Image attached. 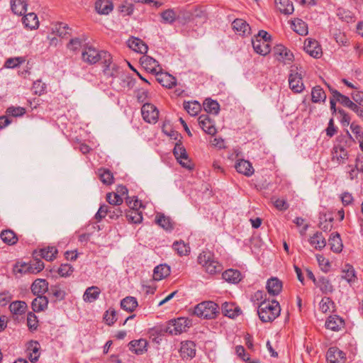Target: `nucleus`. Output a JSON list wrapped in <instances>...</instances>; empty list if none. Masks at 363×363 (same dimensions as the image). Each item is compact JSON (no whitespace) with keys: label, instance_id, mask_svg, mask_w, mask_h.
Segmentation results:
<instances>
[{"label":"nucleus","instance_id":"obj_1","mask_svg":"<svg viewBox=\"0 0 363 363\" xmlns=\"http://www.w3.org/2000/svg\"><path fill=\"white\" fill-rule=\"evenodd\" d=\"M281 311L278 301L273 300L271 302L262 301L258 307L257 313L259 319L264 322H272L279 316Z\"/></svg>","mask_w":363,"mask_h":363},{"label":"nucleus","instance_id":"obj_2","mask_svg":"<svg viewBox=\"0 0 363 363\" xmlns=\"http://www.w3.org/2000/svg\"><path fill=\"white\" fill-rule=\"evenodd\" d=\"M198 263L204 270L211 274L219 273L223 270L222 265L215 259L210 251H203L198 257Z\"/></svg>","mask_w":363,"mask_h":363},{"label":"nucleus","instance_id":"obj_3","mask_svg":"<svg viewBox=\"0 0 363 363\" xmlns=\"http://www.w3.org/2000/svg\"><path fill=\"white\" fill-rule=\"evenodd\" d=\"M82 59L84 62L89 64H95L99 61H101L102 63H107L110 62L111 56L106 51H98L95 48L89 47L83 51Z\"/></svg>","mask_w":363,"mask_h":363},{"label":"nucleus","instance_id":"obj_4","mask_svg":"<svg viewBox=\"0 0 363 363\" xmlns=\"http://www.w3.org/2000/svg\"><path fill=\"white\" fill-rule=\"evenodd\" d=\"M218 305L213 301H203L195 306L194 314L206 319H213L218 313Z\"/></svg>","mask_w":363,"mask_h":363},{"label":"nucleus","instance_id":"obj_5","mask_svg":"<svg viewBox=\"0 0 363 363\" xmlns=\"http://www.w3.org/2000/svg\"><path fill=\"white\" fill-rule=\"evenodd\" d=\"M191 325V321L186 318H179L169 322L166 332L174 335L185 332Z\"/></svg>","mask_w":363,"mask_h":363},{"label":"nucleus","instance_id":"obj_6","mask_svg":"<svg viewBox=\"0 0 363 363\" xmlns=\"http://www.w3.org/2000/svg\"><path fill=\"white\" fill-rule=\"evenodd\" d=\"M289 84L290 89L295 93H301L304 89L302 75L298 72V67L296 66L291 67L289 77Z\"/></svg>","mask_w":363,"mask_h":363},{"label":"nucleus","instance_id":"obj_7","mask_svg":"<svg viewBox=\"0 0 363 363\" xmlns=\"http://www.w3.org/2000/svg\"><path fill=\"white\" fill-rule=\"evenodd\" d=\"M143 119L149 123H155L159 117V111L151 104H145L141 108Z\"/></svg>","mask_w":363,"mask_h":363},{"label":"nucleus","instance_id":"obj_8","mask_svg":"<svg viewBox=\"0 0 363 363\" xmlns=\"http://www.w3.org/2000/svg\"><path fill=\"white\" fill-rule=\"evenodd\" d=\"M114 89L121 90L122 89H132L135 84V80L129 75L121 73V74L116 79H113L111 82Z\"/></svg>","mask_w":363,"mask_h":363},{"label":"nucleus","instance_id":"obj_9","mask_svg":"<svg viewBox=\"0 0 363 363\" xmlns=\"http://www.w3.org/2000/svg\"><path fill=\"white\" fill-rule=\"evenodd\" d=\"M276 59L284 64L290 63L293 60L294 55L286 48L282 45H277L274 48Z\"/></svg>","mask_w":363,"mask_h":363},{"label":"nucleus","instance_id":"obj_10","mask_svg":"<svg viewBox=\"0 0 363 363\" xmlns=\"http://www.w3.org/2000/svg\"><path fill=\"white\" fill-rule=\"evenodd\" d=\"M304 50L308 55L315 58H319L322 55V49L318 42L311 38L305 40Z\"/></svg>","mask_w":363,"mask_h":363},{"label":"nucleus","instance_id":"obj_11","mask_svg":"<svg viewBox=\"0 0 363 363\" xmlns=\"http://www.w3.org/2000/svg\"><path fill=\"white\" fill-rule=\"evenodd\" d=\"M140 60L143 67L151 73L156 74L162 71L159 62L152 57L144 55Z\"/></svg>","mask_w":363,"mask_h":363},{"label":"nucleus","instance_id":"obj_12","mask_svg":"<svg viewBox=\"0 0 363 363\" xmlns=\"http://www.w3.org/2000/svg\"><path fill=\"white\" fill-rule=\"evenodd\" d=\"M198 121L200 127L206 133L211 135H213L216 133V129L215 128L214 123L207 114L201 115L199 117Z\"/></svg>","mask_w":363,"mask_h":363},{"label":"nucleus","instance_id":"obj_13","mask_svg":"<svg viewBox=\"0 0 363 363\" xmlns=\"http://www.w3.org/2000/svg\"><path fill=\"white\" fill-rule=\"evenodd\" d=\"M326 358L328 363H344L345 359L344 352L337 347L329 348Z\"/></svg>","mask_w":363,"mask_h":363},{"label":"nucleus","instance_id":"obj_14","mask_svg":"<svg viewBox=\"0 0 363 363\" xmlns=\"http://www.w3.org/2000/svg\"><path fill=\"white\" fill-rule=\"evenodd\" d=\"M156 80L162 86L169 89L175 86L177 84V79L174 77L167 72H162V71L156 74Z\"/></svg>","mask_w":363,"mask_h":363},{"label":"nucleus","instance_id":"obj_15","mask_svg":"<svg viewBox=\"0 0 363 363\" xmlns=\"http://www.w3.org/2000/svg\"><path fill=\"white\" fill-rule=\"evenodd\" d=\"M128 345L130 350L138 355L143 354L147 351L148 343L145 339L132 340Z\"/></svg>","mask_w":363,"mask_h":363},{"label":"nucleus","instance_id":"obj_16","mask_svg":"<svg viewBox=\"0 0 363 363\" xmlns=\"http://www.w3.org/2000/svg\"><path fill=\"white\" fill-rule=\"evenodd\" d=\"M221 311L225 316L230 318H234L241 313V309L233 303H223L221 306Z\"/></svg>","mask_w":363,"mask_h":363},{"label":"nucleus","instance_id":"obj_17","mask_svg":"<svg viewBox=\"0 0 363 363\" xmlns=\"http://www.w3.org/2000/svg\"><path fill=\"white\" fill-rule=\"evenodd\" d=\"M180 354L182 358H193L196 355V345L192 341L181 343Z\"/></svg>","mask_w":363,"mask_h":363},{"label":"nucleus","instance_id":"obj_18","mask_svg":"<svg viewBox=\"0 0 363 363\" xmlns=\"http://www.w3.org/2000/svg\"><path fill=\"white\" fill-rule=\"evenodd\" d=\"M252 44L254 50L261 55H266L270 52V45L267 40H262L257 38H252Z\"/></svg>","mask_w":363,"mask_h":363},{"label":"nucleus","instance_id":"obj_19","mask_svg":"<svg viewBox=\"0 0 363 363\" xmlns=\"http://www.w3.org/2000/svg\"><path fill=\"white\" fill-rule=\"evenodd\" d=\"M237 172L242 174L246 177H250L254 173V168L252 164L245 160H238L235 165Z\"/></svg>","mask_w":363,"mask_h":363},{"label":"nucleus","instance_id":"obj_20","mask_svg":"<svg viewBox=\"0 0 363 363\" xmlns=\"http://www.w3.org/2000/svg\"><path fill=\"white\" fill-rule=\"evenodd\" d=\"M128 47L135 52L145 54L147 52V45L140 39L132 37L128 40Z\"/></svg>","mask_w":363,"mask_h":363},{"label":"nucleus","instance_id":"obj_21","mask_svg":"<svg viewBox=\"0 0 363 363\" xmlns=\"http://www.w3.org/2000/svg\"><path fill=\"white\" fill-rule=\"evenodd\" d=\"M26 352H28L29 360L34 363L36 362L40 357V345L37 341H30L28 343Z\"/></svg>","mask_w":363,"mask_h":363},{"label":"nucleus","instance_id":"obj_22","mask_svg":"<svg viewBox=\"0 0 363 363\" xmlns=\"http://www.w3.org/2000/svg\"><path fill=\"white\" fill-rule=\"evenodd\" d=\"M266 288L270 295L277 296L281 291L282 282L277 277H272L268 279Z\"/></svg>","mask_w":363,"mask_h":363},{"label":"nucleus","instance_id":"obj_23","mask_svg":"<svg viewBox=\"0 0 363 363\" xmlns=\"http://www.w3.org/2000/svg\"><path fill=\"white\" fill-rule=\"evenodd\" d=\"M113 4L109 0H96L95 9L98 13L107 15L113 11Z\"/></svg>","mask_w":363,"mask_h":363},{"label":"nucleus","instance_id":"obj_24","mask_svg":"<svg viewBox=\"0 0 363 363\" xmlns=\"http://www.w3.org/2000/svg\"><path fill=\"white\" fill-rule=\"evenodd\" d=\"M233 28L240 35H247L250 33L251 28L249 24L241 18H237L232 23Z\"/></svg>","mask_w":363,"mask_h":363},{"label":"nucleus","instance_id":"obj_25","mask_svg":"<svg viewBox=\"0 0 363 363\" xmlns=\"http://www.w3.org/2000/svg\"><path fill=\"white\" fill-rule=\"evenodd\" d=\"M348 159L347 152L342 145L334 147L333 152V160H336L339 164L345 163Z\"/></svg>","mask_w":363,"mask_h":363},{"label":"nucleus","instance_id":"obj_26","mask_svg":"<svg viewBox=\"0 0 363 363\" xmlns=\"http://www.w3.org/2000/svg\"><path fill=\"white\" fill-rule=\"evenodd\" d=\"M48 283L45 279H38L31 286V291L34 295L40 296L48 291Z\"/></svg>","mask_w":363,"mask_h":363},{"label":"nucleus","instance_id":"obj_27","mask_svg":"<svg viewBox=\"0 0 363 363\" xmlns=\"http://www.w3.org/2000/svg\"><path fill=\"white\" fill-rule=\"evenodd\" d=\"M343 325V320L337 315L330 316L325 322V327L333 331L340 330Z\"/></svg>","mask_w":363,"mask_h":363},{"label":"nucleus","instance_id":"obj_28","mask_svg":"<svg viewBox=\"0 0 363 363\" xmlns=\"http://www.w3.org/2000/svg\"><path fill=\"white\" fill-rule=\"evenodd\" d=\"M103 64L104 65V72L105 75L113 77V79H116L121 74L122 72L120 71L118 66L112 64L111 60L110 62Z\"/></svg>","mask_w":363,"mask_h":363},{"label":"nucleus","instance_id":"obj_29","mask_svg":"<svg viewBox=\"0 0 363 363\" xmlns=\"http://www.w3.org/2000/svg\"><path fill=\"white\" fill-rule=\"evenodd\" d=\"M223 279L230 283H238L242 279L241 273L236 269H230L222 274Z\"/></svg>","mask_w":363,"mask_h":363},{"label":"nucleus","instance_id":"obj_30","mask_svg":"<svg viewBox=\"0 0 363 363\" xmlns=\"http://www.w3.org/2000/svg\"><path fill=\"white\" fill-rule=\"evenodd\" d=\"M169 274L170 267L167 264H160L154 269L153 278L155 280L160 281L167 277Z\"/></svg>","mask_w":363,"mask_h":363},{"label":"nucleus","instance_id":"obj_31","mask_svg":"<svg viewBox=\"0 0 363 363\" xmlns=\"http://www.w3.org/2000/svg\"><path fill=\"white\" fill-rule=\"evenodd\" d=\"M48 304V298L45 296H38L32 301V308L35 312H40L47 308Z\"/></svg>","mask_w":363,"mask_h":363},{"label":"nucleus","instance_id":"obj_32","mask_svg":"<svg viewBox=\"0 0 363 363\" xmlns=\"http://www.w3.org/2000/svg\"><path fill=\"white\" fill-rule=\"evenodd\" d=\"M100 293L101 290L97 286L88 287L83 295V299L85 302L91 303L99 298Z\"/></svg>","mask_w":363,"mask_h":363},{"label":"nucleus","instance_id":"obj_33","mask_svg":"<svg viewBox=\"0 0 363 363\" xmlns=\"http://www.w3.org/2000/svg\"><path fill=\"white\" fill-rule=\"evenodd\" d=\"M11 7L12 11L18 16L23 15L27 11L26 0H11Z\"/></svg>","mask_w":363,"mask_h":363},{"label":"nucleus","instance_id":"obj_34","mask_svg":"<svg viewBox=\"0 0 363 363\" xmlns=\"http://www.w3.org/2000/svg\"><path fill=\"white\" fill-rule=\"evenodd\" d=\"M162 23L172 25L177 19V12L173 9H168L160 13Z\"/></svg>","mask_w":363,"mask_h":363},{"label":"nucleus","instance_id":"obj_35","mask_svg":"<svg viewBox=\"0 0 363 363\" xmlns=\"http://www.w3.org/2000/svg\"><path fill=\"white\" fill-rule=\"evenodd\" d=\"M58 251L55 247H48L47 248L41 249L39 252H35L38 256L42 257L47 261H52L57 254Z\"/></svg>","mask_w":363,"mask_h":363},{"label":"nucleus","instance_id":"obj_36","mask_svg":"<svg viewBox=\"0 0 363 363\" xmlns=\"http://www.w3.org/2000/svg\"><path fill=\"white\" fill-rule=\"evenodd\" d=\"M342 279L346 280L350 284L354 283L357 280L354 267L350 264H346L342 270Z\"/></svg>","mask_w":363,"mask_h":363},{"label":"nucleus","instance_id":"obj_37","mask_svg":"<svg viewBox=\"0 0 363 363\" xmlns=\"http://www.w3.org/2000/svg\"><path fill=\"white\" fill-rule=\"evenodd\" d=\"M315 286L325 294L332 293L334 290L333 286L330 283V280L324 277H320L318 279Z\"/></svg>","mask_w":363,"mask_h":363},{"label":"nucleus","instance_id":"obj_38","mask_svg":"<svg viewBox=\"0 0 363 363\" xmlns=\"http://www.w3.org/2000/svg\"><path fill=\"white\" fill-rule=\"evenodd\" d=\"M329 245L334 252L339 253L342 251L343 245L339 233H336L331 235L329 239Z\"/></svg>","mask_w":363,"mask_h":363},{"label":"nucleus","instance_id":"obj_39","mask_svg":"<svg viewBox=\"0 0 363 363\" xmlns=\"http://www.w3.org/2000/svg\"><path fill=\"white\" fill-rule=\"evenodd\" d=\"M275 4L282 13L291 14L294 11L293 4L289 0H275Z\"/></svg>","mask_w":363,"mask_h":363},{"label":"nucleus","instance_id":"obj_40","mask_svg":"<svg viewBox=\"0 0 363 363\" xmlns=\"http://www.w3.org/2000/svg\"><path fill=\"white\" fill-rule=\"evenodd\" d=\"M326 99V94L324 90L320 86H316L312 89L311 100L313 103L325 102Z\"/></svg>","mask_w":363,"mask_h":363},{"label":"nucleus","instance_id":"obj_41","mask_svg":"<svg viewBox=\"0 0 363 363\" xmlns=\"http://www.w3.org/2000/svg\"><path fill=\"white\" fill-rule=\"evenodd\" d=\"M23 23L26 27L30 29H35L38 27V19L37 15L34 13H29L24 16Z\"/></svg>","mask_w":363,"mask_h":363},{"label":"nucleus","instance_id":"obj_42","mask_svg":"<svg viewBox=\"0 0 363 363\" xmlns=\"http://www.w3.org/2000/svg\"><path fill=\"white\" fill-rule=\"evenodd\" d=\"M121 306L125 311L133 312L138 306V301L135 297L127 296L121 300Z\"/></svg>","mask_w":363,"mask_h":363},{"label":"nucleus","instance_id":"obj_43","mask_svg":"<svg viewBox=\"0 0 363 363\" xmlns=\"http://www.w3.org/2000/svg\"><path fill=\"white\" fill-rule=\"evenodd\" d=\"M310 244L315 246V249L321 250L326 245L325 238L323 236L322 233H316L309 240Z\"/></svg>","mask_w":363,"mask_h":363},{"label":"nucleus","instance_id":"obj_44","mask_svg":"<svg viewBox=\"0 0 363 363\" xmlns=\"http://www.w3.org/2000/svg\"><path fill=\"white\" fill-rule=\"evenodd\" d=\"M203 108L207 113L217 115L220 110V105L216 101L206 99L203 102Z\"/></svg>","mask_w":363,"mask_h":363},{"label":"nucleus","instance_id":"obj_45","mask_svg":"<svg viewBox=\"0 0 363 363\" xmlns=\"http://www.w3.org/2000/svg\"><path fill=\"white\" fill-rule=\"evenodd\" d=\"M292 28L296 33L301 35H306L308 33L307 24L299 18L292 21Z\"/></svg>","mask_w":363,"mask_h":363},{"label":"nucleus","instance_id":"obj_46","mask_svg":"<svg viewBox=\"0 0 363 363\" xmlns=\"http://www.w3.org/2000/svg\"><path fill=\"white\" fill-rule=\"evenodd\" d=\"M0 237L4 242L10 245H14L18 241L16 234L11 230H3Z\"/></svg>","mask_w":363,"mask_h":363},{"label":"nucleus","instance_id":"obj_47","mask_svg":"<svg viewBox=\"0 0 363 363\" xmlns=\"http://www.w3.org/2000/svg\"><path fill=\"white\" fill-rule=\"evenodd\" d=\"M9 308L12 313L21 315L25 313L27 308V304L24 301H16L10 304Z\"/></svg>","mask_w":363,"mask_h":363},{"label":"nucleus","instance_id":"obj_48","mask_svg":"<svg viewBox=\"0 0 363 363\" xmlns=\"http://www.w3.org/2000/svg\"><path fill=\"white\" fill-rule=\"evenodd\" d=\"M172 247L179 256L186 255L190 252L189 246L182 240L175 241L172 245Z\"/></svg>","mask_w":363,"mask_h":363},{"label":"nucleus","instance_id":"obj_49","mask_svg":"<svg viewBox=\"0 0 363 363\" xmlns=\"http://www.w3.org/2000/svg\"><path fill=\"white\" fill-rule=\"evenodd\" d=\"M184 108L191 116H196L201 111V105L197 101H188L184 103Z\"/></svg>","mask_w":363,"mask_h":363},{"label":"nucleus","instance_id":"obj_50","mask_svg":"<svg viewBox=\"0 0 363 363\" xmlns=\"http://www.w3.org/2000/svg\"><path fill=\"white\" fill-rule=\"evenodd\" d=\"M156 223L165 230H171L173 228L171 218L163 214H160L156 216Z\"/></svg>","mask_w":363,"mask_h":363},{"label":"nucleus","instance_id":"obj_51","mask_svg":"<svg viewBox=\"0 0 363 363\" xmlns=\"http://www.w3.org/2000/svg\"><path fill=\"white\" fill-rule=\"evenodd\" d=\"M99 176L101 181L106 185H110L113 182V175L110 170L106 169H99Z\"/></svg>","mask_w":363,"mask_h":363},{"label":"nucleus","instance_id":"obj_52","mask_svg":"<svg viewBox=\"0 0 363 363\" xmlns=\"http://www.w3.org/2000/svg\"><path fill=\"white\" fill-rule=\"evenodd\" d=\"M127 219L133 223H140L143 220V216L137 210H130L126 213Z\"/></svg>","mask_w":363,"mask_h":363},{"label":"nucleus","instance_id":"obj_53","mask_svg":"<svg viewBox=\"0 0 363 363\" xmlns=\"http://www.w3.org/2000/svg\"><path fill=\"white\" fill-rule=\"evenodd\" d=\"M178 162L184 168L191 170L194 168V164L189 160L187 152H186L184 155H181L177 158Z\"/></svg>","mask_w":363,"mask_h":363},{"label":"nucleus","instance_id":"obj_54","mask_svg":"<svg viewBox=\"0 0 363 363\" xmlns=\"http://www.w3.org/2000/svg\"><path fill=\"white\" fill-rule=\"evenodd\" d=\"M48 293L58 300L63 299L65 296V291L58 286H51L48 289Z\"/></svg>","mask_w":363,"mask_h":363},{"label":"nucleus","instance_id":"obj_55","mask_svg":"<svg viewBox=\"0 0 363 363\" xmlns=\"http://www.w3.org/2000/svg\"><path fill=\"white\" fill-rule=\"evenodd\" d=\"M23 62H25L24 58L21 57L9 58L5 62L4 67L6 68H16Z\"/></svg>","mask_w":363,"mask_h":363},{"label":"nucleus","instance_id":"obj_56","mask_svg":"<svg viewBox=\"0 0 363 363\" xmlns=\"http://www.w3.org/2000/svg\"><path fill=\"white\" fill-rule=\"evenodd\" d=\"M320 221L319 223V228L324 230L328 231L332 228V222L333 221V218L330 217L329 218H326V216H323L320 218Z\"/></svg>","mask_w":363,"mask_h":363},{"label":"nucleus","instance_id":"obj_57","mask_svg":"<svg viewBox=\"0 0 363 363\" xmlns=\"http://www.w3.org/2000/svg\"><path fill=\"white\" fill-rule=\"evenodd\" d=\"M106 200L111 205L119 206L123 203V199L118 194L108 193Z\"/></svg>","mask_w":363,"mask_h":363},{"label":"nucleus","instance_id":"obj_58","mask_svg":"<svg viewBox=\"0 0 363 363\" xmlns=\"http://www.w3.org/2000/svg\"><path fill=\"white\" fill-rule=\"evenodd\" d=\"M27 325L31 330H36L38 328L37 316L32 312H29L27 315Z\"/></svg>","mask_w":363,"mask_h":363},{"label":"nucleus","instance_id":"obj_59","mask_svg":"<svg viewBox=\"0 0 363 363\" xmlns=\"http://www.w3.org/2000/svg\"><path fill=\"white\" fill-rule=\"evenodd\" d=\"M116 312L114 309L109 308L104 315V320L108 325H113L116 320Z\"/></svg>","mask_w":363,"mask_h":363},{"label":"nucleus","instance_id":"obj_60","mask_svg":"<svg viewBox=\"0 0 363 363\" xmlns=\"http://www.w3.org/2000/svg\"><path fill=\"white\" fill-rule=\"evenodd\" d=\"M74 271L72 266L69 264H62L58 269V273L61 277H68Z\"/></svg>","mask_w":363,"mask_h":363},{"label":"nucleus","instance_id":"obj_61","mask_svg":"<svg viewBox=\"0 0 363 363\" xmlns=\"http://www.w3.org/2000/svg\"><path fill=\"white\" fill-rule=\"evenodd\" d=\"M33 89L35 94L41 95L45 91L46 84L41 80H37L33 83Z\"/></svg>","mask_w":363,"mask_h":363},{"label":"nucleus","instance_id":"obj_62","mask_svg":"<svg viewBox=\"0 0 363 363\" xmlns=\"http://www.w3.org/2000/svg\"><path fill=\"white\" fill-rule=\"evenodd\" d=\"M332 305H333V301L329 297H324L320 302V309L322 312L327 313Z\"/></svg>","mask_w":363,"mask_h":363},{"label":"nucleus","instance_id":"obj_63","mask_svg":"<svg viewBox=\"0 0 363 363\" xmlns=\"http://www.w3.org/2000/svg\"><path fill=\"white\" fill-rule=\"evenodd\" d=\"M26 113L25 108L22 107H9L6 110V113H8L10 116L17 117V116H21Z\"/></svg>","mask_w":363,"mask_h":363},{"label":"nucleus","instance_id":"obj_64","mask_svg":"<svg viewBox=\"0 0 363 363\" xmlns=\"http://www.w3.org/2000/svg\"><path fill=\"white\" fill-rule=\"evenodd\" d=\"M31 265V274H37L44 269V263L38 259H35Z\"/></svg>","mask_w":363,"mask_h":363}]
</instances>
